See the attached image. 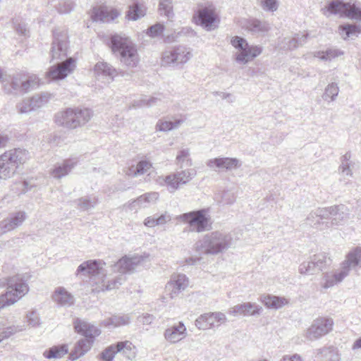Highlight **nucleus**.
I'll list each match as a JSON object with an SVG mask.
<instances>
[{
    "label": "nucleus",
    "instance_id": "1",
    "mask_svg": "<svg viewBox=\"0 0 361 361\" xmlns=\"http://www.w3.org/2000/svg\"><path fill=\"white\" fill-rule=\"evenodd\" d=\"M75 332L85 338L80 339L70 353V358L75 361L85 355L92 348L95 338L100 335L101 330L86 321L76 319L73 323Z\"/></svg>",
    "mask_w": 361,
    "mask_h": 361
},
{
    "label": "nucleus",
    "instance_id": "2",
    "mask_svg": "<svg viewBox=\"0 0 361 361\" xmlns=\"http://www.w3.org/2000/svg\"><path fill=\"white\" fill-rule=\"evenodd\" d=\"M109 46L123 64L132 68L137 66L139 63L137 46L129 37L113 35L109 39Z\"/></svg>",
    "mask_w": 361,
    "mask_h": 361
},
{
    "label": "nucleus",
    "instance_id": "3",
    "mask_svg": "<svg viewBox=\"0 0 361 361\" xmlns=\"http://www.w3.org/2000/svg\"><path fill=\"white\" fill-rule=\"evenodd\" d=\"M233 243L230 233L214 231L204 235L195 246V250L206 255H217L228 250Z\"/></svg>",
    "mask_w": 361,
    "mask_h": 361
},
{
    "label": "nucleus",
    "instance_id": "4",
    "mask_svg": "<svg viewBox=\"0 0 361 361\" xmlns=\"http://www.w3.org/2000/svg\"><path fill=\"white\" fill-rule=\"evenodd\" d=\"M6 286L8 290L0 295V309L14 304L29 290L27 284L18 275L0 279V287Z\"/></svg>",
    "mask_w": 361,
    "mask_h": 361
},
{
    "label": "nucleus",
    "instance_id": "5",
    "mask_svg": "<svg viewBox=\"0 0 361 361\" xmlns=\"http://www.w3.org/2000/svg\"><path fill=\"white\" fill-rule=\"evenodd\" d=\"M92 116L90 109H67L55 116L56 123L70 129H75L87 123Z\"/></svg>",
    "mask_w": 361,
    "mask_h": 361
},
{
    "label": "nucleus",
    "instance_id": "6",
    "mask_svg": "<svg viewBox=\"0 0 361 361\" xmlns=\"http://www.w3.org/2000/svg\"><path fill=\"white\" fill-rule=\"evenodd\" d=\"M178 219L188 224L190 231L202 233L212 229L209 209H201L180 214Z\"/></svg>",
    "mask_w": 361,
    "mask_h": 361
},
{
    "label": "nucleus",
    "instance_id": "7",
    "mask_svg": "<svg viewBox=\"0 0 361 361\" xmlns=\"http://www.w3.org/2000/svg\"><path fill=\"white\" fill-rule=\"evenodd\" d=\"M231 44L239 51L235 54V61L240 64H246L252 61L262 51L261 47L250 45L245 38L239 36L232 37Z\"/></svg>",
    "mask_w": 361,
    "mask_h": 361
},
{
    "label": "nucleus",
    "instance_id": "8",
    "mask_svg": "<svg viewBox=\"0 0 361 361\" xmlns=\"http://www.w3.org/2000/svg\"><path fill=\"white\" fill-rule=\"evenodd\" d=\"M38 86V78L36 76H30L27 80H23L22 76L12 77L4 85V90L6 94H20L28 92Z\"/></svg>",
    "mask_w": 361,
    "mask_h": 361
},
{
    "label": "nucleus",
    "instance_id": "9",
    "mask_svg": "<svg viewBox=\"0 0 361 361\" xmlns=\"http://www.w3.org/2000/svg\"><path fill=\"white\" fill-rule=\"evenodd\" d=\"M192 56L190 49L180 45L164 51L162 54L161 63L167 66H179L187 63Z\"/></svg>",
    "mask_w": 361,
    "mask_h": 361
},
{
    "label": "nucleus",
    "instance_id": "10",
    "mask_svg": "<svg viewBox=\"0 0 361 361\" xmlns=\"http://www.w3.org/2000/svg\"><path fill=\"white\" fill-rule=\"evenodd\" d=\"M334 322L332 318L322 317L314 319L307 329L305 337L309 341H315L328 334L333 330Z\"/></svg>",
    "mask_w": 361,
    "mask_h": 361
},
{
    "label": "nucleus",
    "instance_id": "11",
    "mask_svg": "<svg viewBox=\"0 0 361 361\" xmlns=\"http://www.w3.org/2000/svg\"><path fill=\"white\" fill-rule=\"evenodd\" d=\"M197 174L194 169L182 170L170 175L164 178V182L170 192H174L180 185H185L190 181Z\"/></svg>",
    "mask_w": 361,
    "mask_h": 361
},
{
    "label": "nucleus",
    "instance_id": "12",
    "mask_svg": "<svg viewBox=\"0 0 361 361\" xmlns=\"http://www.w3.org/2000/svg\"><path fill=\"white\" fill-rule=\"evenodd\" d=\"M68 35L66 31L55 29L53 31V42L51 47L52 59H62L67 55Z\"/></svg>",
    "mask_w": 361,
    "mask_h": 361
},
{
    "label": "nucleus",
    "instance_id": "13",
    "mask_svg": "<svg viewBox=\"0 0 361 361\" xmlns=\"http://www.w3.org/2000/svg\"><path fill=\"white\" fill-rule=\"evenodd\" d=\"M329 220L326 207H318L307 215L305 224L317 230L324 231L330 228Z\"/></svg>",
    "mask_w": 361,
    "mask_h": 361
},
{
    "label": "nucleus",
    "instance_id": "14",
    "mask_svg": "<svg viewBox=\"0 0 361 361\" xmlns=\"http://www.w3.org/2000/svg\"><path fill=\"white\" fill-rule=\"evenodd\" d=\"M145 257L134 255L131 257L124 256L117 261L112 267V271L119 272L121 275L130 274L144 261Z\"/></svg>",
    "mask_w": 361,
    "mask_h": 361
},
{
    "label": "nucleus",
    "instance_id": "15",
    "mask_svg": "<svg viewBox=\"0 0 361 361\" xmlns=\"http://www.w3.org/2000/svg\"><path fill=\"white\" fill-rule=\"evenodd\" d=\"M75 68V61L70 57L63 63L51 66L47 73V76L53 80H63L74 71Z\"/></svg>",
    "mask_w": 361,
    "mask_h": 361
},
{
    "label": "nucleus",
    "instance_id": "16",
    "mask_svg": "<svg viewBox=\"0 0 361 361\" xmlns=\"http://www.w3.org/2000/svg\"><path fill=\"white\" fill-rule=\"evenodd\" d=\"M357 267H361L360 247H357L348 253L345 260L341 264L339 279H343L349 274L351 269H355Z\"/></svg>",
    "mask_w": 361,
    "mask_h": 361
},
{
    "label": "nucleus",
    "instance_id": "17",
    "mask_svg": "<svg viewBox=\"0 0 361 361\" xmlns=\"http://www.w3.org/2000/svg\"><path fill=\"white\" fill-rule=\"evenodd\" d=\"M197 25H201L207 31L215 29L218 17L213 9L207 7L199 9L194 16Z\"/></svg>",
    "mask_w": 361,
    "mask_h": 361
},
{
    "label": "nucleus",
    "instance_id": "18",
    "mask_svg": "<svg viewBox=\"0 0 361 361\" xmlns=\"http://www.w3.org/2000/svg\"><path fill=\"white\" fill-rule=\"evenodd\" d=\"M207 166L214 171H232L240 168L242 165L240 161L237 158L232 157H216L209 159Z\"/></svg>",
    "mask_w": 361,
    "mask_h": 361
},
{
    "label": "nucleus",
    "instance_id": "19",
    "mask_svg": "<svg viewBox=\"0 0 361 361\" xmlns=\"http://www.w3.org/2000/svg\"><path fill=\"white\" fill-rule=\"evenodd\" d=\"M119 16L116 9H109L106 6H94L91 10V18L94 22L109 23Z\"/></svg>",
    "mask_w": 361,
    "mask_h": 361
},
{
    "label": "nucleus",
    "instance_id": "20",
    "mask_svg": "<svg viewBox=\"0 0 361 361\" xmlns=\"http://www.w3.org/2000/svg\"><path fill=\"white\" fill-rule=\"evenodd\" d=\"M242 27L252 35L256 36H264L271 30V25L267 21L257 18L245 20Z\"/></svg>",
    "mask_w": 361,
    "mask_h": 361
},
{
    "label": "nucleus",
    "instance_id": "21",
    "mask_svg": "<svg viewBox=\"0 0 361 361\" xmlns=\"http://www.w3.org/2000/svg\"><path fill=\"white\" fill-rule=\"evenodd\" d=\"M94 71L97 77L108 78L110 81H113L114 78L118 75H121L122 77L130 76L129 73L125 71L118 72L111 64L104 61L97 62L94 67Z\"/></svg>",
    "mask_w": 361,
    "mask_h": 361
},
{
    "label": "nucleus",
    "instance_id": "22",
    "mask_svg": "<svg viewBox=\"0 0 361 361\" xmlns=\"http://www.w3.org/2000/svg\"><path fill=\"white\" fill-rule=\"evenodd\" d=\"M328 213V219L330 227L342 224L345 220L348 218L349 213L348 209L344 204L334 205L326 207Z\"/></svg>",
    "mask_w": 361,
    "mask_h": 361
},
{
    "label": "nucleus",
    "instance_id": "23",
    "mask_svg": "<svg viewBox=\"0 0 361 361\" xmlns=\"http://www.w3.org/2000/svg\"><path fill=\"white\" fill-rule=\"evenodd\" d=\"M262 307L252 302H244L231 307L228 313L233 316H255L261 314Z\"/></svg>",
    "mask_w": 361,
    "mask_h": 361
},
{
    "label": "nucleus",
    "instance_id": "24",
    "mask_svg": "<svg viewBox=\"0 0 361 361\" xmlns=\"http://www.w3.org/2000/svg\"><path fill=\"white\" fill-rule=\"evenodd\" d=\"M26 218L25 213L18 212L12 214L9 218L0 222V235L20 226Z\"/></svg>",
    "mask_w": 361,
    "mask_h": 361
},
{
    "label": "nucleus",
    "instance_id": "25",
    "mask_svg": "<svg viewBox=\"0 0 361 361\" xmlns=\"http://www.w3.org/2000/svg\"><path fill=\"white\" fill-rule=\"evenodd\" d=\"M188 286V279L185 274H177L172 276L171 281L167 283L166 288L171 289V298L177 296Z\"/></svg>",
    "mask_w": 361,
    "mask_h": 361
},
{
    "label": "nucleus",
    "instance_id": "26",
    "mask_svg": "<svg viewBox=\"0 0 361 361\" xmlns=\"http://www.w3.org/2000/svg\"><path fill=\"white\" fill-rule=\"evenodd\" d=\"M4 157L17 169L29 159V152L25 149L15 148L4 152Z\"/></svg>",
    "mask_w": 361,
    "mask_h": 361
},
{
    "label": "nucleus",
    "instance_id": "27",
    "mask_svg": "<svg viewBox=\"0 0 361 361\" xmlns=\"http://www.w3.org/2000/svg\"><path fill=\"white\" fill-rule=\"evenodd\" d=\"M78 161L75 159H67L62 164L55 165L51 173L55 178H61L68 175L76 166Z\"/></svg>",
    "mask_w": 361,
    "mask_h": 361
},
{
    "label": "nucleus",
    "instance_id": "28",
    "mask_svg": "<svg viewBox=\"0 0 361 361\" xmlns=\"http://www.w3.org/2000/svg\"><path fill=\"white\" fill-rule=\"evenodd\" d=\"M186 334V328L183 322L165 330V338L171 343H177L183 339Z\"/></svg>",
    "mask_w": 361,
    "mask_h": 361
},
{
    "label": "nucleus",
    "instance_id": "29",
    "mask_svg": "<svg viewBox=\"0 0 361 361\" xmlns=\"http://www.w3.org/2000/svg\"><path fill=\"white\" fill-rule=\"evenodd\" d=\"M131 317L127 314H114L110 317L104 319L101 324L106 327L117 328L123 326H127L130 323Z\"/></svg>",
    "mask_w": 361,
    "mask_h": 361
},
{
    "label": "nucleus",
    "instance_id": "30",
    "mask_svg": "<svg viewBox=\"0 0 361 361\" xmlns=\"http://www.w3.org/2000/svg\"><path fill=\"white\" fill-rule=\"evenodd\" d=\"M52 299L60 306H71L74 302L73 296L63 287H59L55 290Z\"/></svg>",
    "mask_w": 361,
    "mask_h": 361
},
{
    "label": "nucleus",
    "instance_id": "31",
    "mask_svg": "<svg viewBox=\"0 0 361 361\" xmlns=\"http://www.w3.org/2000/svg\"><path fill=\"white\" fill-rule=\"evenodd\" d=\"M147 7L143 1H135L128 7L126 17L128 20H137L146 14Z\"/></svg>",
    "mask_w": 361,
    "mask_h": 361
},
{
    "label": "nucleus",
    "instance_id": "32",
    "mask_svg": "<svg viewBox=\"0 0 361 361\" xmlns=\"http://www.w3.org/2000/svg\"><path fill=\"white\" fill-rule=\"evenodd\" d=\"M102 267L97 260H88L82 263L77 269V274L82 273L89 276H96L101 274Z\"/></svg>",
    "mask_w": 361,
    "mask_h": 361
},
{
    "label": "nucleus",
    "instance_id": "33",
    "mask_svg": "<svg viewBox=\"0 0 361 361\" xmlns=\"http://www.w3.org/2000/svg\"><path fill=\"white\" fill-rule=\"evenodd\" d=\"M338 32L341 37L346 40L356 37L361 32V24H344L338 27Z\"/></svg>",
    "mask_w": 361,
    "mask_h": 361
},
{
    "label": "nucleus",
    "instance_id": "34",
    "mask_svg": "<svg viewBox=\"0 0 361 361\" xmlns=\"http://www.w3.org/2000/svg\"><path fill=\"white\" fill-rule=\"evenodd\" d=\"M307 37L308 34H303L301 36L298 34L293 38L285 37L281 41V45L284 49L293 50L305 44Z\"/></svg>",
    "mask_w": 361,
    "mask_h": 361
},
{
    "label": "nucleus",
    "instance_id": "35",
    "mask_svg": "<svg viewBox=\"0 0 361 361\" xmlns=\"http://www.w3.org/2000/svg\"><path fill=\"white\" fill-rule=\"evenodd\" d=\"M16 169L15 166L6 159L4 153L0 156V178H11L16 173Z\"/></svg>",
    "mask_w": 361,
    "mask_h": 361
},
{
    "label": "nucleus",
    "instance_id": "36",
    "mask_svg": "<svg viewBox=\"0 0 361 361\" xmlns=\"http://www.w3.org/2000/svg\"><path fill=\"white\" fill-rule=\"evenodd\" d=\"M350 6V2L343 0H331L326 6V11L331 14L344 16L345 11Z\"/></svg>",
    "mask_w": 361,
    "mask_h": 361
},
{
    "label": "nucleus",
    "instance_id": "37",
    "mask_svg": "<svg viewBox=\"0 0 361 361\" xmlns=\"http://www.w3.org/2000/svg\"><path fill=\"white\" fill-rule=\"evenodd\" d=\"M159 198V193L156 192H147L144 195L139 196L136 200H133L129 203V207L133 209L135 204L140 207H146L147 203L155 202Z\"/></svg>",
    "mask_w": 361,
    "mask_h": 361
},
{
    "label": "nucleus",
    "instance_id": "38",
    "mask_svg": "<svg viewBox=\"0 0 361 361\" xmlns=\"http://www.w3.org/2000/svg\"><path fill=\"white\" fill-rule=\"evenodd\" d=\"M117 352L130 360L136 356L135 347L129 341L117 342Z\"/></svg>",
    "mask_w": 361,
    "mask_h": 361
},
{
    "label": "nucleus",
    "instance_id": "39",
    "mask_svg": "<svg viewBox=\"0 0 361 361\" xmlns=\"http://www.w3.org/2000/svg\"><path fill=\"white\" fill-rule=\"evenodd\" d=\"M68 353V345L66 344L54 345L46 350L43 355L47 359H59L63 357Z\"/></svg>",
    "mask_w": 361,
    "mask_h": 361
},
{
    "label": "nucleus",
    "instance_id": "40",
    "mask_svg": "<svg viewBox=\"0 0 361 361\" xmlns=\"http://www.w3.org/2000/svg\"><path fill=\"white\" fill-rule=\"evenodd\" d=\"M261 301L267 307L274 309H279L287 302L285 298L271 295L261 296Z\"/></svg>",
    "mask_w": 361,
    "mask_h": 361
},
{
    "label": "nucleus",
    "instance_id": "41",
    "mask_svg": "<svg viewBox=\"0 0 361 361\" xmlns=\"http://www.w3.org/2000/svg\"><path fill=\"white\" fill-rule=\"evenodd\" d=\"M317 354L324 357L326 361H341V355L338 350L334 346L317 349Z\"/></svg>",
    "mask_w": 361,
    "mask_h": 361
},
{
    "label": "nucleus",
    "instance_id": "42",
    "mask_svg": "<svg viewBox=\"0 0 361 361\" xmlns=\"http://www.w3.org/2000/svg\"><path fill=\"white\" fill-rule=\"evenodd\" d=\"M152 167V164L147 160L140 161L136 166H131L128 169L127 174L128 176H137L142 175L147 172V171Z\"/></svg>",
    "mask_w": 361,
    "mask_h": 361
},
{
    "label": "nucleus",
    "instance_id": "43",
    "mask_svg": "<svg viewBox=\"0 0 361 361\" xmlns=\"http://www.w3.org/2000/svg\"><path fill=\"white\" fill-rule=\"evenodd\" d=\"M343 52L336 49H328L326 51H319L314 54V57L319 58L322 61H331L336 57L341 56Z\"/></svg>",
    "mask_w": 361,
    "mask_h": 361
},
{
    "label": "nucleus",
    "instance_id": "44",
    "mask_svg": "<svg viewBox=\"0 0 361 361\" xmlns=\"http://www.w3.org/2000/svg\"><path fill=\"white\" fill-rule=\"evenodd\" d=\"M339 92V88L336 82L329 84L324 90L322 98L325 101L334 102L336 100Z\"/></svg>",
    "mask_w": 361,
    "mask_h": 361
},
{
    "label": "nucleus",
    "instance_id": "45",
    "mask_svg": "<svg viewBox=\"0 0 361 361\" xmlns=\"http://www.w3.org/2000/svg\"><path fill=\"white\" fill-rule=\"evenodd\" d=\"M312 258V263H314L315 265L319 268V271H322L327 266L331 264V259L327 257L326 253L322 252L314 255Z\"/></svg>",
    "mask_w": 361,
    "mask_h": 361
},
{
    "label": "nucleus",
    "instance_id": "46",
    "mask_svg": "<svg viewBox=\"0 0 361 361\" xmlns=\"http://www.w3.org/2000/svg\"><path fill=\"white\" fill-rule=\"evenodd\" d=\"M51 4L60 13H70L73 8V3L71 0H52Z\"/></svg>",
    "mask_w": 361,
    "mask_h": 361
},
{
    "label": "nucleus",
    "instance_id": "47",
    "mask_svg": "<svg viewBox=\"0 0 361 361\" xmlns=\"http://www.w3.org/2000/svg\"><path fill=\"white\" fill-rule=\"evenodd\" d=\"M189 149H181L176 157V164L180 168L191 166L192 163L191 159L189 158Z\"/></svg>",
    "mask_w": 361,
    "mask_h": 361
},
{
    "label": "nucleus",
    "instance_id": "48",
    "mask_svg": "<svg viewBox=\"0 0 361 361\" xmlns=\"http://www.w3.org/2000/svg\"><path fill=\"white\" fill-rule=\"evenodd\" d=\"M159 12L161 16H165L169 19L173 17L172 0H160L159 4Z\"/></svg>",
    "mask_w": 361,
    "mask_h": 361
},
{
    "label": "nucleus",
    "instance_id": "49",
    "mask_svg": "<svg viewBox=\"0 0 361 361\" xmlns=\"http://www.w3.org/2000/svg\"><path fill=\"white\" fill-rule=\"evenodd\" d=\"M117 352V343L111 344L99 355V358L102 361H113Z\"/></svg>",
    "mask_w": 361,
    "mask_h": 361
},
{
    "label": "nucleus",
    "instance_id": "50",
    "mask_svg": "<svg viewBox=\"0 0 361 361\" xmlns=\"http://www.w3.org/2000/svg\"><path fill=\"white\" fill-rule=\"evenodd\" d=\"M314 263H312V258L308 262H304L299 267V272L301 274H314L319 271Z\"/></svg>",
    "mask_w": 361,
    "mask_h": 361
},
{
    "label": "nucleus",
    "instance_id": "51",
    "mask_svg": "<svg viewBox=\"0 0 361 361\" xmlns=\"http://www.w3.org/2000/svg\"><path fill=\"white\" fill-rule=\"evenodd\" d=\"M49 95L47 94H42L40 95H35L30 99L31 106H32L34 111L43 106L49 101Z\"/></svg>",
    "mask_w": 361,
    "mask_h": 361
},
{
    "label": "nucleus",
    "instance_id": "52",
    "mask_svg": "<svg viewBox=\"0 0 361 361\" xmlns=\"http://www.w3.org/2000/svg\"><path fill=\"white\" fill-rule=\"evenodd\" d=\"M204 316H207L208 324L210 325V329L214 326V323L217 322H224L226 320V317L225 314L222 312H209L204 314Z\"/></svg>",
    "mask_w": 361,
    "mask_h": 361
},
{
    "label": "nucleus",
    "instance_id": "53",
    "mask_svg": "<svg viewBox=\"0 0 361 361\" xmlns=\"http://www.w3.org/2000/svg\"><path fill=\"white\" fill-rule=\"evenodd\" d=\"M161 101V98L157 97H151L149 99H141L134 101L132 106L134 108H140L142 106H152L157 104L158 102Z\"/></svg>",
    "mask_w": 361,
    "mask_h": 361
},
{
    "label": "nucleus",
    "instance_id": "54",
    "mask_svg": "<svg viewBox=\"0 0 361 361\" xmlns=\"http://www.w3.org/2000/svg\"><path fill=\"white\" fill-rule=\"evenodd\" d=\"M25 330V325H12L8 326L0 332V334L4 340L8 338L12 335L17 332L23 331Z\"/></svg>",
    "mask_w": 361,
    "mask_h": 361
},
{
    "label": "nucleus",
    "instance_id": "55",
    "mask_svg": "<svg viewBox=\"0 0 361 361\" xmlns=\"http://www.w3.org/2000/svg\"><path fill=\"white\" fill-rule=\"evenodd\" d=\"M351 158V154L350 152H346L342 157H341V164L339 167L340 169L342 170V173L346 176H352V171L350 169V159Z\"/></svg>",
    "mask_w": 361,
    "mask_h": 361
},
{
    "label": "nucleus",
    "instance_id": "56",
    "mask_svg": "<svg viewBox=\"0 0 361 361\" xmlns=\"http://www.w3.org/2000/svg\"><path fill=\"white\" fill-rule=\"evenodd\" d=\"M343 16L361 20V8L355 6L354 4L352 5L350 2V6L345 11Z\"/></svg>",
    "mask_w": 361,
    "mask_h": 361
},
{
    "label": "nucleus",
    "instance_id": "57",
    "mask_svg": "<svg viewBox=\"0 0 361 361\" xmlns=\"http://www.w3.org/2000/svg\"><path fill=\"white\" fill-rule=\"evenodd\" d=\"M125 281L126 276L120 274L116 278L108 281L106 285H104L105 286V290H110L118 288Z\"/></svg>",
    "mask_w": 361,
    "mask_h": 361
},
{
    "label": "nucleus",
    "instance_id": "58",
    "mask_svg": "<svg viewBox=\"0 0 361 361\" xmlns=\"http://www.w3.org/2000/svg\"><path fill=\"white\" fill-rule=\"evenodd\" d=\"M13 23L14 25V29L18 35L25 37L29 35V30L27 27L26 23L23 21H20L18 19H13Z\"/></svg>",
    "mask_w": 361,
    "mask_h": 361
},
{
    "label": "nucleus",
    "instance_id": "59",
    "mask_svg": "<svg viewBox=\"0 0 361 361\" xmlns=\"http://www.w3.org/2000/svg\"><path fill=\"white\" fill-rule=\"evenodd\" d=\"M340 274V271L338 273H335L332 275H329V274H326L325 275V283H324L323 287L324 288H329L330 287L334 286L335 284L341 282L343 279H339L338 275Z\"/></svg>",
    "mask_w": 361,
    "mask_h": 361
},
{
    "label": "nucleus",
    "instance_id": "60",
    "mask_svg": "<svg viewBox=\"0 0 361 361\" xmlns=\"http://www.w3.org/2000/svg\"><path fill=\"white\" fill-rule=\"evenodd\" d=\"M164 30V25L157 23L150 26L147 30V35L151 37H157L162 35Z\"/></svg>",
    "mask_w": 361,
    "mask_h": 361
},
{
    "label": "nucleus",
    "instance_id": "61",
    "mask_svg": "<svg viewBox=\"0 0 361 361\" xmlns=\"http://www.w3.org/2000/svg\"><path fill=\"white\" fill-rule=\"evenodd\" d=\"M262 8L265 11H276L279 8L278 0H259Z\"/></svg>",
    "mask_w": 361,
    "mask_h": 361
},
{
    "label": "nucleus",
    "instance_id": "62",
    "mask_svg": "<svg viewBox=\"0 0 361 361\" xmlns=\"http://www.w3.org/2000/svg\"><path fill=\"white\" fill-rule=\"evenodd\" d=\"M78 206L80 209L82 211H87L92 208H94L95 204H97L96 200H94V201L92 202L87 197H81L78 200Z\"/></svg>",
    "mask_w": 361,
    "mask_h": 361
},
{
    "label": "nucleus",
    "instance_id": "63",
    "mask_svg": "<svg viewBox=\"0 0 361 361\" xmlns=\"http://www.w3.org/2000/svg\"><path fill=\"white\" fill-rule=\"evenodd\" d=\"M26 317L29 325L33 327L39 326L40 318L39 317V314L36 312V311L32 310L28 312L26 315Z\"/></svg>",
    "mask_w": 361,
    "mask_h": 361
},
{
    "label": "nucleus",
    "instance_id": "64",
    "mask_svg": "<svg viewBox=\"0 0 361 361\" xmlns=\"http://www.w3.org/2000/svg\"><path fill=\"white\" fill-rule=\"evenodd\" d=\"M16 107L19 114H27L34 111L32 106H31V102L30 99H25L22 102L18 104Z\"/></svg>",
    "mask_w": 361,
    "mask_h": 361
}]
</instances>
